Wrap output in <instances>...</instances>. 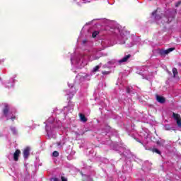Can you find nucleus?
Listing matches in <instances>:
<instances>
[{
	"label": "nucleus",
	"instance_id": "f257e3e1",
	"mask_svg": "<svg viewBox=\"0 0 181 181\" xmlns=\"http://www.w3.org/2000/svg\"><path fill=\"white\" fill-rule=\"evenodd\" d=\"M3 114L4 115V117H6L8 119H11L12 121H13V119H16V116L15 115H12L11 117H9V115L8 114H9V105H8V104H5L4 105V108L3 110Z\"/></svg>",
	"mask_w": 181,
	"mask_h": 181
},
{
	"label": "nucleus",
	"instance_id": "f03ea898",
	"mask_svg": "<svg viewBox=\"0 0 181 181\" xmlns=\"http://www.w3.org/2000/svg\"><path fill=\"white\" fill-rule=\"evenodd\" d=\"M173 117L174 118V119H175L176 122H177V125L179 128H181V117H180V115L179 114H176L175 112L173 113Z\"/></svg>",
	"mask_w": 181,
	"mask_h": 181
},
{
	"label": "nucleus",
	"instance_id": "7ed1b4c3",
	"mask_svg": "<svg viewBox=\"0 0 181 181\" xmlns=\"http://www.w3.org/2000/svg\"><path fill=\"white\" fill-rule=\"evenodd\" d=\"M153 16H154V18L156 21H160V19H162V16H163V14L162 13H158V10L154 11L152 13Z\"/></svg>",
	"mask_w": 181,
	"mask_h": 181
},
{
	"label": "nucleus",
	"instance_id": "20e7f679",
	"mask_svg": "<svg viewBox=\"0 0 181 181\" xmlns=\"http://www.w3.org/2000/svg\"><path fill=\"white\" fill-rule=\"evenodd\" d=\"M174 49L175 48H169L166 50H160L159 54L160 56H166V54H169L170 52H173Z\"/></svg>",
	"mask_w": 181,
	"mask_h": 181
},
{
	"label": "nucleus",
	"instance_id": "39448f33",
	"mask_svg": "<svg viewBox=\"0 0 181 181\" xmlns=\"http://www.w3.org/2000/svg\"><path fill=\"white\" fill-rule=\"evenodd\" d=\"M156 98L160 104H165V103H166V99L163 98V96L156 95Z\"/></svg>",
	"mask_w": 181,
	"mask_h": 181
},
{
	"label": "nucleus",
	"instance_id": "423d86ee",
	"mask_svg": "<svg viewBox=\"0 0 181 181\" xmlns=\"http://www.w3.org/2000/svg\"><path fill=\"white\" fill-rule=\"evenodd\" d=\"M30 148L29 147H27L26 148L24 149L23 151V156L24 159H28L29 158V155H30Z\"/></svg>",
	"mask_w": 181,
	"mask_h": 181
},
{
	"label": "nucleus",
	"instance_id": "0eeeda50",
	"mask_svg": "<svg viewBox=\"0 0 181 181\" xmlns=\"http://www.w3.org/2000/svg\"><path fill=\"white\" fill-rule=\"evenodd\" d=\"M19 155H21V150L17 149L13 153V159L15 162H18V160H19Z\"/></svg>",
	"mask_w": 181,
	"mask_h": 181
},
{
	"label": "nucleus",
	"instance_id": "6e6552de",
	"mask_svg": "<svg viewBox=\"0 0 181 181\" xmlns=\"http://www.w3.org/2000/svg\"><path fill=\"white\" fill-rule=\"evenodd\" d=\"M131 58V54L126 55L124 57H123L122 59L118 61V63L121 64L122 63H125L128 62V59Z\"/></svg>",
	"mask_w": 181,
	"mask_h": 181
},
{
	"label": "nucleus",
	"instance_id": "1a4fd4ad",
	"mask_svg": "<svg viewBox=\"0 0 181 181\" xmlns=\"http://www.w3.org/2000/svg\"><path fill=\"white\" fill-rule=\"evenodd\" d=\"M80 119L82 122H87V117L81 113L79 114Z\"/></svg>",
	"mask_w": 181,
	"mask_h": 181
},
{
	"label": "nucleus",
	"instance_id": "9d476101",
	"mask_svg": "<svg viewBox=\"0 0 181 181\" xmlns=\"http://www.w3.org/2000/svg\"><path fill=\"white\" fill-rule=\"evenodd\" d=\"M152 152L158 153V155H161L162 153L160 152V151H159L158 148H152Z\"/></svg>",
	"mask_w": 181,
	"mask_h": 181
},
{
	"label": "nucleus",
	"instance_id": "9b49d317",
	"mask_svg": "<svg viewBox=\"0 0 181 181\" xmlns=\"http://www.w3.org/2000/svg\"><path fill=\"white\" fill-rule=\"evenodd\" d=\"M173 77H176V76H177L178 74L177 69L176 68L173 69Z\"/></svg>",
	"mask_w": 181,
	"mask_h": 181
},
{
	"label": "nucleus",
	"instance_id": "f8f14e48",
	"mask_svg": "<svg viewBox=\"0 0 181 181\" xmlns=\"http://www.w3.org/2000/svg\"><path fill=\"white\" fill-rule=\"evenodd\" d=\"M165 129L166 131H170V129H172V127H170V124H165Z\"/></svg>",
	"mask_w": 181,
	"mask_h": 181
},
{
	"label": "nucleus",
	"instance_id": "ddd939ff",
	"mask_svg": "<svg viewBox=\"0 0 181 181\" xmlns=\"http://www.w3.org/2000/svg\"><path fill=\"white\" fill-rule=\"evenodd\" d=\"M52 156H54V158H57V156H59V152L58 151H54L52 153Z\"/></svg>",
	"mask_w": 181,
	"mask_h": 181
},
{
	"label": "nucleus",
	"instance_id": "4468645a",
	"mask_svg": "<svg viewBox=\"0 0 181 181\" xmlns=\"http://www.w3.org/2000/svg\"><path fill=\"white\" fill-rule=\"evenodd\" d=\"M99 69H100V66H96L93 68V73H95Z\"/></svg>",
	"mask_w": 181,
	"mask_h": 181
},
{
	"label": "nucleus",
	"instance_id": "2eb2a0df",
	"mask_svg": "<svg viewBox=\"0 0 181 181\" xmlns=\"http://www.w3.org/2000/svg\"><path fill=\"white\" fill-rule=\"evenodd\" d=\"M111 73V71H102V74H103V76H108V74H110Z\"/></svg>",
	"mask_w": 181,
	"mask_h": 181
},
{
	"label": "nucleus",
	"instance_id": "dca6fc26",
	"mask_svg": "<svg viewBox=\"0 0 181 181\" xmlns=\"http://www.w3.org/2000/svg\"><path fill=\"white\" fill-rule=\"evenodd\" d=\"M97 35H98V31H95L93 33L92 36L93 37H97Z\"/></svg>",
	"mask_w": 181,
	"mask_h": 181
},
{
	"label": "nucleus",
	"instance_id": "f3484780",
	"mask_svg": "<svg viewBox=\"0 0 181 181\" xmlns=\"http://www.w3.org/2000/svg\"><path fill=\"white\" fill-rule=\"evenodd\" d=\"M11 129L13 134H17L16 128H15V127H11Z\"/></svg>",
	"mask_w": 181,
	"mask_h": 181
},
{
	"label": "nucleus",
	"instance_id": "a211bd4d",
	"mask_svg": "<svg viewBox=\"0 0 181 181\" xmlns=\"http://www.w3.org/2000/svg\"><path fill=\"white\" fill-rule=\"evenodd\" d=\"M126 91L128 94L131 93V88H129V87H127Z\"/></svg>",
	"mask_w": 181,
	"mask_h": 181
},
{
	"label": "nucleus",
	"instance_id": "6ab92c4d",
	"mask_svg": "<svg viewBox=\"0 0 181 181\" xmlns=\"http://www.w3.org/2000/svg\"><path fill=\"white\" fill-rule=\"evenodd\" d=\"M180 5H181V1H178L175 4V7L177 8Z\"/></svg>",
	"mask_w": 181,
	"mask_h": 181
},
{
	"label": "nucleus",
	"instance_id": "aec40b11",
	"mask_svg": "<svg viewBox=\"0 0 181 181\" xmlns=\"http://www.w3.org/2000/svg\"><path fill=\"white\" fill-rule=\"evenodd\" d=\"M61 180H62V181H67V178H66V177L62 176V177H61Z\"/></svg>",
	"mask_w": 181,
	"mask_h": 181
},
{
	"label": "nucleus",
	"instance_id": "412c9836",
	"mask_svg": "<svg viewBox=\"0 0 181 181\" xmlns=\"http://www.w3.org/2000/svg\"><path fill=\"white\" fill-rule=\"evenodd\" d=\"M52 181H59V178L54 177V178H52Z\"/></svg>",
	"mask_w": 181,
	"mask_h": 181
},
{
	"label": "nucleus",
	"instance_id": "4be33fe9",
	"mask_svg": "<svg viewBox=\"0 0 181 181\" xmlns=\"http://www.w3.org/2000/svg\"><path fill=\"white\" fill-rule=\"evenodd\" d=\"M88 180L93 181V178H91L90 176H88Z\"/></svg>",
	"mask_w": 181,
	"mask_h": 181
},
{
	"label": "nucleus",
	"instance_id": "5701e85b",
	"mask_svg": "<svg viewBox=\"0 0 181 181\" xmlns=\"http://www.w3.org/2000/svg\"><path fill=\"white\" fill-rule=\"evenodd\" d=\"M165 17L167 18V19H169V18H170V16H169L168 14H165Z\"/></svg>",
	"mask_w": 181,
	"mask_h": 181
},
{
	"label": "nucleus",
	"instance_id": "b1692460",
	"mask_svg": "<svg viewBox=\"0 0 181 181\" xmlns=\"http://www.w3.org/2000/svg\"><path fill=\"white\" fill-rule=\"evenodd\" d=\"M82 43H83V45H86V43H87V40H83V41L82 42Z\"/></svg>",
	"mask_w": 181,
	"mask_h": 181
},
{
	"label": "nucleus",
	"instance_id": "393cba45",
	"mask_svg": "<svg viewBox=\"0 0 181 181\" xmlns=\"http://www.w3.org/2000/svg\"><path fill=\"white\" fill-rule=\"evenodd\" d=\"M158 145H160V142L157 141Z\"/></svg>",
	"mask_w": 181,
	"mask_h": 181
},
{
	"label": "nucleus",
	"instance_id": "a878e982",
	"mask_svg": "<svg viewBox=\"0 0 181 181\" xmlns=\"http://www.w3.org/2000/svg\"><path fill=\"white\" fill-rule=\"evenodd\" d=\"M62 145V143H58V146H60Z\"/></svg>",
	"mask_w": 181,
	"mask_h": 181
},
{
	"label": "nucleus",
	"instance_id": "bb28decb",
	"mask_svg": "<svg viewBox=\"0 0 181 181\" xmlns=\"http://www.w3.org/2000/svg\"><path fill=\"white\" fill-rule=\"evenodd\" d=\"M168 15H170L171 12H170V11H168Z\"/></svg>",
	"mask_w": 181,
	"mask_h": 181
},
{
	"label": "nucleus",
	"instance_id": "cd10ccee",
	"mask_svg": "<svg viewBox=\"0 0 181 181\" xmlns=\"http://www.w3.org/2000/svg\"><path fill=\"white\" fill-rule=\"evenodd\" d=\"M73 86H74V85H71V88H73Z\"/></svg>",
	"mask_w": 181,
	"mask_h": 181
},
{
	"label": "nucleus",
	"instance_id": "c85d7f7f",
	"mask_svg": "<svg viewBox=\"0 0 181 181\" xmlns=\"http://www.w3.org/2000/svg\"><path fill=\"white\" fill-rule=\"evenodd\" d=\"M138 142H140V144H141V141H138Z\"/></svg>",
	"mask_w": 181,
	"mask_h": 181
},
{
	"label": "nucleus",
	"instance_id": "c756f323",
	"mask_svg": "<svg viewBox=\"0 0 181 181\" xmlns=\"http://www.w3.org/2000/svg\"><path fill=\"white\" fill-rule=\"evenodd\" d=\"M0 80H2V78H0Z\"/></svg>",
	"mask_w": 181,
	"mask_h": 181
}]
</instances>
